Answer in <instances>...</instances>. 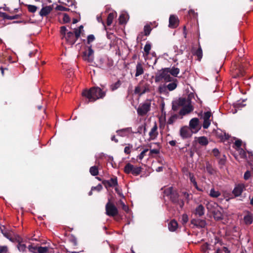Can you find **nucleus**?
I'll list each match as a JSON object with an SVG mask.
<instances>
[{
  "label": "nucleus",
  "instance_id": "obj_3",
  "mask_svg": "<svg viewBox=\"0 0 253 253\" xmlns=\"http://www.w3.org/2000/svg\"><path fill=\"white\" fill-rule=\"evenodd\" d=\"M178 106H182V108L179 112L180 115L183 116L189 114L193 110V108L189 100L183 98H179L177 101Z\"/></svg>",
  "mask_w": 253,
  "mask_h": 253
},
{
  "label": "nucleus",
  "instance_id": "obj_34",
  "mask_svg": "<svg viewBox=\"0 0 253 253\" xmlns=\"http://www.w3.org/2000/svg\"><path fill=\"white\" fill-rule=\"evenodd\" d=\"M41 16H47V6H44L41 10L39 13Z\"/></svg>",
  "mask_w": 253,
  "mask_h": 253
},
{
  "label": "nucleus",
  "instance_id": "obj_7",
  "mask_svg": "<svg viewBox=\"0 0 253 253\" xmlns=\"http://www.w3.org/2000/svg\"><path fill=\"white\" fill-rule=\"evenodd\" d=\"M169 73L167 68L164 69L159 75L157 76L155 78L156 82H159L161 79H163L166 82H170L172 78L170 76Z\"/></svg>",
  "mask_w": 253,
  "mask_h": 253
},
{
  "label": "nucleus",
  "instance_id": "obj_2",
  "mask_svg": "<svg viewBox=\"0 0 253 253\" xmlns=\"http://www.w3.org/2000/svg\"><path fill=\"white\" fill-rule=\"evenodd\" d=\"M60 34L62 39L65 40L69 44H73L77 40L74 34L69 31L65 26L60 27Z\"/></svg>",
  "mask_w": 253,
  "mask_h": 253
},
{
  "label": "nucleus",
  "instance_id": "obj_19",
  "mask_svg": "<svg viewBox=\"0 0 253 253\" xmlns=\"http://www.w3.org/2000/svg\"><path fill=\"white\" fill-rule=\"evenodd\" d=\"M195 141L202 146H206L208 143V140L205 136L197 137L195 138Z\"/></svg>",
  "mask_w": 253,
  "mask_h": 253
},
{
  "label": "nucleus",
  "instance_id": "obj_41",
  "mask_svg": "<svg viewBox=\"0 0 253 253\" xmlns=\"http://www.w3.org/2000/svg\"><path fill=\"white\" fill-rule=\"evenodd\" d=\"M151 31V28L149 25H146L144 28V31L145 33V35L146 36H148L150 34Z\"/></svg>",
  "mask_w": 253,
  "mask_h": 253
},
{
  "label": "nucleus",
  "instance_id": "obj_29",
  "mask_svg": "<svg viewBox=\"0 0 253 253\" xmlns=\"http://www.w3.org/2000/svg\"><path fill=\"white\" fill-rule=\"evenodd\" d=\"M116 16H117V13L116 12L115 13H110L109 14L108 17H107V24L108 26H110L111 25V24L113 22V20L114 18L115 17H116Z\"/></svg>",
  "mask_w": 253,
  "mask_h": 253
},
{
  "label": "nucleus",
  "instance_id": "obj_4",
  "mask_svg": "<svg viewBox=\"0 0 253 253\" xmlns=\"http://www.w3.org/2000/svg\"><path fill=\"white\" fill-rule=\"evenodd\" d=\"M150 91V84L146 81H142L135 87L134 92L139 96Z\"/></svg>",
  "mask_w": 253,
  "mask_h": 253
},
{
  "label": "nucleus",
  "instance_id": "obj_57",
  "mask_svg": "<svg viewBox=\"0 0 253 253\" xmlns=\"http://www.w3.org/2000/svg\"><path fill=\"white\" fill-rule=\"evenodd\" d=\"M250 176H251L250 172L249 171H247L245 172V173L244 174V178L246 180H247L250 178Z\"/></svg>",
  "mask_w": 253,
  "mask_h": 253
},
{
  "label": "nucleus",
  "instance_id": "obj_20",
  "mask_svg": "<svg viewBox=\"0 0 253 253\" xmlns=\"http://www.w3.org/2000/svg\"><path fill=\"white\" fill-rule=\"evenodd\" d=\"M0 229L1 233L5 237L9 239L11 242L14 241V239L12 238L11 234L8 230H5L4 226L0 227Z\"/></svg>",
  "mask_w": 253,
  "mask_h": 253
},
{
  "label": "nucleus",
  "instance_id": "obj_23",
  "mask_svg": "<svg viewBox=\"0 0 253 253\" xmlns=\"http://www.w3.org/2000/svg\"><path fill=\"white\" fill-rule=\"evenodd\" d=\"M144 72L143 68L141 63H137L136 67L135 77L142 75Z\"/></svg>",
  "mask_w": 253,
  "mask_h": 253
},
{
  "label": "nucleus",
  "instance_id": "obj_28",
  "mask_svg": "<svg viewBox=\"0 0 253 253\" xmlns=\"http://www.w3.org/2000/svg\"><path fill=\"white\" fill-rule=\"evenodd\" d=\"M128 19V15L127 13H122L119 17V22L120 24L126 23Z\"/></svg>",
  "mask_w": 253,
  "mask_h": 253
},
{
  "label": "nucleus",
  "instance_id": "obj_62",
  "mask_svg": "<svg viewBox=\"0 0 253 253\" xmlns=\"http://www.w3.org/2000/svg\"><path fill=\"white\" fill-rule=\"evenodd\" d=\"M0 71H1V73L2 74V75L3 76H4V70H8V69L6 68H4L3 67H1L0 68Z\"/></svg>",
  "mask_w": 253,
  "mask_h": 253
},
{
  "label": "nucleus",
  "instance_id": "obj_35",
  "mask_svg": "<svg viewBox=\"0 0 253 253\" xmlns=\"http://www.w3.org/2000/svg\"><path fill=\"white\" fill-rule=\"evenodd\" d=\"M29 251L34 253H38V247L37 246H34L33 245H31L29 246L28 247Z\"/></svg>",
  "mask_w": 253,
  "mask_h": 253
},
{
  "label": "nucleus",
  "instance_id": "obj_63",
  "mask_svg": "<svg viewBox=\"0 0 253 253\" xmlns=\"http://www.w3.org/2000/svg\"><path fill=\"white\" fill-rule=\"evenodd\" d=\"M150 152L151 154H157L159 153V151L157 149H152L150 150Z\"/></svg>",
  "mask_w": 253,
  "mask_h": 253
},
{
  "label": "nucleus",
  "instance_id": "obj_26",
  "mask_svg": "<svg viewBox=\"0 0 253 253\" xmlns=\"http://www.w3.org/2000/svg\"><path fill=\"white\" fill-rule=\"evenodd\" d=\"M169 71L170 74L174 77H176L177 75L179 73V69L173 67L171 68H167Z\"/></svg>",
  "mask_w": 253,
  "mask_h": 253
},
{
  "label": "nucleus",
  "instance_id": "obj_6",
  "mask_svg": "<svg viewBox=\"0 0 253 253\" xmlns=\"http://www.w3.org/2000/svg\"><path fill=\"white\" fill-rule=\"evenodd\" d=\"M150 102L149 101H145L139 106L137 110L138 114L141 116L146 114L150 110Z\"/></svg>",
  "mask_w": 253,
  "mask_h": 253
},
{
  "label": "nucleus",
  "instance_id": "obj_58",
  "mask_svg": "<svg viewBox=\"0 0 253 253\" xmlns=\"http://www.w3.org/2000/svg\"><path fill=\"white\" fill-rule=\"evenodd\" d=\"M20 15L19 14H16L13 16H9V20H13L18 19L20 17Z\"/></svg>",
  "mask_w": 253,
  "mask_h": 253
},
{
  "label": "nucleus",
  "instance_id": "obj_10",
  "mask_svg": "<svg viewBox=\"0 0 253 253\" xmlns=\"http://www.w3.org/2000/svg\"><path fill=\"white\" fill-rule=\"evenodd\" d=\"M198 118H193L189 123V126L192 132H197L200 128Z\"/></svg>",
  "mask_w": 253,
  "mask_h": 253
},
{
  "label": "nucleus",
  "instance_id": "obj_45",
  "mask_svg": "<svg viewBox=\"0 0 253 253\" xmlns=\"http://www.w3.org/2000/svg\"><path fill=\"white\" fill-rule=\"evenodd\" d=\"M8 251V248L6 246H0V253H6Z\"/></svg>",
  "mask_w": 253,
  "mask_h": 253
},
{
  "label": "nucleus",
  "instance_id": "obj_25",
  "mask_svg": "<svg viewBox=\"0 0 253 253\" xmlns=\"http://www.w3.org/2000/svg\"><path fill=\"white\" fill-rule=\"evenodd\" d=\"M220 195V192L218 190H215L214 188H211L210 191L209 195L212 198H217Z\"/></svg>",
  "mask_w": 253,
  "mask_h": 253
},
{
  "label": "nucleus",
  "instance_id": "obj_48",
  "mask_svg": "<svg viewBox=\"0 0 253 253\" xmlns=\"http://www.w3.org/2000/svg\"><path fill=\"white\" fill-rule=\"evenodd\" d=\"M63 20L64 23H68L70 21V19L69 16L67 14H63Z\"/></svg>",
  "mask_w": 253,
  "mask_h": 253
},
{
  "label": "nucleus",
  "instance_id": "obj_61",
  "mask_svg": "<svg viewBox=\"0 0 253 253\" xmlns=\"http://www.w3.org/2000/svg\"><path fill=\"white\" fill-rule=\"evenodd\" d=\"M176 104L178 105L177 102H175L174 103H173V105H172V109L173 110H174V111H176L178 109L176 105Z\"/></svg>",
  "mask_w": 253,
  "mask_h": 253
},
{
  "label": "nucleus",
  "instance_id": "obj_27",
  "mask_svg": "<svg viewBox=\"0 0 253 253\" xmlns=\"http://www.w3.org/2000/svg\"><path fill=\"white\" fill-rule=\"evenodd\" d=\"M177 226L178 223L174 220L171 221L169 224V229L170 231H174L177 229Z\"/></svg>",
  "mask_w": 253,
  "mask_h": 253
},
{
  "label": "nucleus",
  "instance_id": "obj_12",
  "mask_svg": "<svg viewBox=\"0 0 253 253\" xmlns=\"http://www.w3.org/2000/svg\"><path fill=\"white\" fill-rule=\"evenodd\" d=\"M192 224L199 228H204L207 225L205 220L201 219H193L191 220Z\"/></svg>",
  "mask_w": 253,
  "mask_h": 253
},
{
  "label": "nucleus",
  "instance_id": "obj_36",
  "mask_svg": "<svg viewBox=\"0 0 253 253\" xmlns=\"http://www.w3.org/2000/svg\"><path fill=\"white\" fill-rule=\"evenodd\" d=\"M28 11L31 13L35 12L37 10V7L34 5H28Z\"/></svg>",
  "mask_w": 253,
  "mask_h": 253
},
{
  "label": "nucleus",
  "instance_id": "obj_30",
  "mask_svg": "<svg viewBox=\"0 0 253 253\" xmlns=\"http://www.w3.org/2000/svg\"><path fill=\"white\" fill-rule=\"evenodd\" d=\"M133 166L129 163L127 164L124 168V171L126 173L132 172Z\"/></svg>",
  "mask_w": 253,
  "mask_h": 253
},
{
  "label": "nucleus",
  "instance_id": "obj_14",
  "mask_svg": "<svg viewBox=\"0 0 253 253\" xmlns=\"http://www.w3.org/2000/svg\"><path fill=\"white\" fill-rule=\"evenodd\" d=\"M191 130H190L187 126H185L181 128L180 134L183 139H185L191 136Z\"/></svg>",
  "mask_w": 253,
  "mask_h": 253
},
{
  "label": "nucleus",
  "instance_id": "obj_13",
  "mask_svg": "<svg viewBox=\"0 0 253 253\" xmlns=\"http://www.w3.org/2000/svg\"><path fill=\"white\" fill-rule=\"evenodd\" d=\"M206 206L208 211L212 213L217 209L221 210V208L219 207L216 203L213 202H208Z\"/></svg>",
  "mask_w": 253,
  "mask_h": 253
},
{
  "label": "nucleus",
  "instance_id": "obj_43",
  "mask_svg": "<svg viewBox=\"0 0 253 253\" xmlns=\"http://www.w3.org/2000/svg\"><path fill=\"white\" fill-rule=\"evenodd\" d=\"M188 221V216L186 214H183L182 215L181 221L183 224L186 223Z\"/></svg>",
  "mask_w": 253,
  "mask_h": 253
},
{
  "label": "nucleus",
  "instance_id": "obj_55",
  "mask_svg": "<svg viewBox=\"0 0 253 253\" xmlns=\"http://www.w3.org/2000/svg\"><path fill=\"white\" fill-rule=\"evenodd\" d=\"M212 153L215 157H217L219 154V152L217 149L214 148L212 150Z\"/></svg>",
  "mask_w": 253,
  "mask_h": 253
},
{
  "label": "nucleus",
  "instance_id": "obj_17",
  "mask_svg": "<svg viewBox=\"0 0 253 253\" xmlns=\"http://www.w3.org/2000/svg\"><path fill=\"white\" fill-rule=\"evenodd\" d=\"M158 127L156 123H154V125L152 128L151 129L149 133V135L150 137V139L154 140L155 139L158 135V132L157 131Z\"/></svg>",
  "mask_w": 253,
  "mask_h": 253
},
{
  "label": "nucleus",
  "instance_id": "obj_44",
  "mask_svg": "<svg viewBox=\"0 0 253 253\" xmlns=\"http://www.w3.org/2000/svg\"><path fill=\"white\" fill-rule=\"evenodd\" d=\"M17 248L20 251L24 252L26 249V245L25 244L19 243Z\"/></svg>",
  "mask_w": 253,
  "mask_h": 253
},
{
  "label": "nucleus",
  "instance_id": "obj_52",
  "mask_svg": "<svg viewBox=\"0 0 253 253\" xmlns=\"http://www.w3.org/2000/svg\"><path fill=\"white\" fill-rule=\"evenodd\" d=\"M132 148V146H126L125 148V149H124V152L126 154H130V152H131V149Z\"/></svg>",
  "mask_w": 253,
  "mask_h": 253
},
{
  "label": "nucleus",
  "instance_id": "obj_33",
  "mask_svg": "<svg viewBox=\"0 0 253 253\" xmlns=\"http://www.w3.org/2000/svg\"><path fill=\"white\" fill-rule=\"evenodd\" d=\"M195 55L197 56L198 59L200 61L203 56L202 50L201 47H199L195 52Z\"/></svg>",
  "mask_w": 253,
  "mask_h": 253
},
{
  "label": "nucleus",
  "instance_id": "obj_50",
  "mask_svg": "<svg viewBox=\"0 0 253 253\" xmlns=\"http://www.w3.org/2000/svg\"><path fill=\"white\" fill-rule=\"evenodd\" d=\"M148 151V149H144V150H143V151H142V152L140 154V155L138 156V158H139V159L140 160H142V159L144 158V156H145V155L146 153Z\"/></svg>",
  "mask_w": 253,
  "mask_h": 253
},
{
  "label": "nucleus",
  "instance_id": "obj_5",
  "mask_svg": "<svg viewBox=\"0 0 253 253\" xmlns=\"http://www.w3.org/2000/svg\"><path fill=\"white\" fill-rule=\"evenodd\" d=\"M106 213L110 216H114L118 213V210L116 207L109 200L105 206Z\"/></svg>",
  "mask_w": 253,
  "mask_h": 253
},
{
  "label": "nucleus",
  "instance_id": "obj_9",
  "mask_svg": "<svg viewBox=\"0 0 253 253\" xmlns=\"http://www.w3.org/2000/svg\"><path fill=\"white\" fill-rule=\"evenodd\" d=\"M211 116V113L210 111L204 112L202 116V118L204 120L203 127L204 128H208L211 125V120L210 118Z\"/></svg>",
  "mask_w": 253,
  "mask_h": 253
},
{
  "label": "nucleus",
  "instance_id": "obj_53",
  "mask_svg": "<svg viewBox=\"0 0 253 253\" xmlns=\"http://www.w3.org/2000/svg\"><path fill=\"white\" fill-rule=\"evenodd\" d=\"M56 9L60 11H67L68 9L61 5H58L56 7Z\"/></svg>",
  "mask_w": 253,
  "mask_h": 253
},
{
  "label": "nucleus",
  "instance_id": "obj_46",
  "mask_svg": "<svg viewBox=\"0 0 253 253\" xmlns=\"http://www.w3.org/2000/svg\"><path fill=\"white\" fill-rule=\"evenodd\" d=\"M151 45L150 44H146L144 48V51L147 54H149L150 50L151 49Z\"/></svg>",
  "mask_w": 253,
  "mask_h": 253
},
{
  "label": "nucleus",
  "instance_id": "obj_60",
  "mask_svg": "<svg viewBox=\"0 0 253 253\" xmlns=\"http://www.w3.org/2000/svg\"><path fill=\"white\" fill-rule=\"evenodd\" d=\"M97 21L99 22H101L102 23V24L104 26H105V24H104V23L103 22L102 20V18H101V15H99V16H97Z\"/></svg>",
  "mask_w": 253,
  "mask_h": 253
},
{
  "label": "nucleus",
  "instance_id": "obj_16",
  "mask_svg": "<svg viewBox=\"0 0 253 253\" xmlns=\"http://www.w3.org/2000/svg\"><path fill=\"white\" fill-rule=\"evenodd\" d=\"M205 212L204 207L202 204H200L195 208L193 212L195 215L201 217L204 215Z\"/></svg>",
  "mask_w": 253,
  "mask_h": 253
},
{
  "label": "nucleus",
  "instance_id": "obj_56",
  "mask_svg": "<svg viewBox=\"0 0 253 253\" xmlns=\"http://www.w3.org/2000/svg\"><path fill=\"white\" fill-rule=\"evenodd\" d=\"M102 189V186L101 185H98L96 187H94L93 188H92V190H96L98 191H100L101 189Z\"/></svg>",
  "mask_w": 253,
  "mask_h": 253
},
{
  "label": "nucleus",
  "instance_id": "obj_11",
  "mask_svg": "<svg viewBox=\"0 0 253 253\" xmlns=\"http://www.w3.org/2000/svg\"><path fill=\"white\" fill-rule=\"evenodd\" d=\"M246 186L243 183H239L236 184L232 193L236 197L239 196L241 195L243 190L245 189Z\"/></svg>",
  "mask_w": 253,
  "mask_h": 253
},
{
  "label": "nucleus",
  "instance_id": "obj_1",
  "mask_svg": "<svg viewBox=\"0 0 253 253\" xmlns=\"http://www.w3.org/2000/svg\"><path fill=\"white\" fill-rule=\"evenodd\" d=\"M82 95L88 99V101L94 102L98 99L103 98L106 95V91H103L99 87H93L89 90H84Z\"/></svg>",
  "mask_w": 253,
  "mask_h": 253
},
{
  "label": "nucleus",
  "instance_id": "obj_49",
  "mask_svg": "<svg viewBox=\"0 0 253 253\" xmlns=\"http://www.w3.org/2000/svg\"><path fill=\"white\" fill-rule=\"evenodd\" d=\"M82 31L78 29H75L74 31V36H76V39H77L81 35Z\"/></svg>",
  "mask_w": 253,
  "mask_h": 253
},
{
  "label": "nucleus",
  "instance_id": "obj_37",
  "mask_svg": "<svg viewBox=\"0 0 253 253\" xmlns=\"http://www.w3.org/2000/svg\"><path fill=\"white\" fill-rule=\"evenodd\" d=\"M178 116L177 115H173L171 116L168 121L169 124H172L173 122L177 119Z\"/></svg>",
  "mask_w": 253,
  "mask_h": 253
},
{
  "label": "nucleus",
  "instance_id": "obj_51",
  "mask_svg": "<svg viewBox=\"0 0 253 253\" xmlns=\"http://www.w3.org/2000/svg\"><path fill=\"white\" fill-rule=\"evenodd\" d=\"M0 17H2L4 19H9V15H7L6 13L0 12Z\"/></svg>",
  "mask_w": 253,
  "mask_h": 253
},
{
  "label": "nucleus",
  "instance_id": "obj_59",
  "mask_svg": "<svg viewBox=\"0 0 253 253\" xmlns=\"http://www.w3.org/2000/svg\"><path fill=\"white\" fill-rule=\"evenodd\" d=\"M241 144H242V142L241 141L238 140H236L235 142V145L238 148L240 147V146H241Z\"/></svg>",
  "mask_w": 253,
  "mask_h": 253
},
{
  "label": "nucleus",
  "instance_id": "obj_32",
  "mask_svg": "<svg viewBox=\"0 0 253 253\" xmlns=\"http://www.w3.org/2000/svg\"><path fill=\"white\" fill-rule=\"evenodd\" d=\"M141 171V168L140 167H133L132 173L134 175H138Z\"/></svg>",
  "mask_w": 253,
  "mask_h": 253
},
{
  "label": "nucleus",
  "instance_id": "obj_18",
  "mask_svg": "<svg viewBox=\"0 0 253 253\" xmlns=\"http://www.w3.org/2000/svg\"><path fill=\"white\" fill-rule=\"evenodd\" d=\"M178 18L174 16L170 15L169 19V27L171 28H174L178 25Z\"/></svg>",
  "mask_w": 253,
  "mask_h": 253
},
{
  "label": "nucleus",
  "instance_id": "obj_47",
  "mask_svg": "<svg viewBox=\"0 0 253 253\" xmlns=\"http://www.w3.org/2000/svg\"><path fill=\"white\" fill-rule=\"evenodd\" d=\"M117 184V180L116 178H112L109 182V185L111 186H113Z\"/></svg>",
  "mask_w": 253,
  "mask_h": 253
},
{
  "label": "nucleus",
  "instance_id": "obj_31",
  "mask_svg": "<svg viewBox=\"0 0 253 253\" xmlns=\"http://www.w3.org/2000/svg\"><path fill=\"white\" fill-rule=\"evenodd\" d=\"M89 171L90 173L94 176L97 175L98 173V169L95 166L91 167L90 168Z\"/></svg>",
  "mask_w": 253,
  "mask_h": 253
},
{
  "label": "nucleus",
  "instance_id": "obj_8",
  "mask_svg": "<svg viewBox=\"0 0 253 253\" xmlns=\"http://www.w3.org/2000/svg\"><path fill=\"white\" fill-rule=\"evenodd\" d=\"M93 53L94 51L92 48L90 47H88V49L83 53L84 60L90 63L92 62L94 59Z\"/></svg>",
  "mask_w": 253,
  "mask_h": 253
},
{
  "label": "nucleus",
  "instance_id": "obj_42",
  "mask_svg": "<svg viewBox=\"0 0 253 253\" xmlns=\"http://www.w3.org/2000/svg\"><path fill=\"white\" fill-rule=\"evenodd\" d=\"M47 252V247H38V253H46Z\"/></svg>",
  "mask_w": 253,
  "mask_h": 253
},
{
  "label": "nucleus",
  "instance_id": "obj_22",
  "mask_svg": "<svg viewBox=\"0 0 253 253\" xmlns=\"http://www.w3.org/2000/svg\"><path fill=\"white\" fill-rule=\"evenodd\" d=\"M118 135L121 136H125L127 134L132 133L131 127L126 128L117 131Z\"/></svg>",
  "mask_w": 253,
  "mask_h": 253
},
{
  "label": "nucleus",
  "instance_id": "obj_39",
  "mask_svg": "<svg viewBox=\"0 0 253 253\" xmlns=\"http://www.w3.org/2000/svg\"><path fill=\"white\" fill-rule=\"evenodd\" d=\"M121 85V83L120 81H118L116 83H115V84H112L111 85V89L112 90V91H114L115 90V89H117Z\"/></svg>",
  "mask_w": 253,
  "mask_h": 253
},
{
  "label": "nucleus",
  "instance_id": "obj_54",
  "mask_svg": "<svg viewBox=\"0 0 253 253\" xmlns=\"http://www.w3.org/2000/svg\"><path fill=\"white\" fill-rule=\"evenodd\" d=\"M94 37L93 35H90L88 36L87 37V41H88V42H92V41H93V40H94Z\"/></svg>",
  "mask_w": 253,
  "mask_h": 253
},
{
  "label": "nucleus",
  "instance_id": "obj_21",
  "mask_svg": "<svg viewBox=\"0 0 253 253\" xmlns=\"http://www.w3.org/2000/svg\"><path fill=\"white\" fill-rule=\"evenodd\" d=\"M214 219L216 220H219L223 218L222 209H216L213 213Z\"/></svg>",
  "mask_w": 253,
  "mask_h": 253
},
{
  "label": "nucleus",
  "instance_id": "obj_40",
  "mask_svg": "<svg viewBox=\"0 0 253 253\" xmlns=\"http://www.w3.org/2000/svg\"><path fill=\"white\" fill-rule=\"evenodd\" d=\"M119 204H120L122 208L123 209V210H124L126 212L128 211V207L127 206H126L122 200H120V201L119 202Z\"/></svg>",
  "mask_w": 253,
  "mask_h": 253
},
{
  "label": "nucleus",
  "instance_id": "obj_38",
  "mask_svg": "<svg viewBox=\"0 0 253 253\" xmlns=\"http://www.w3.org/2000/svg\"><path fill=\"white\" fill-rule=\"evenodd\" d=\"M177 86V84L175 83H169L167 85V88L169 91L174 90Z\"/></svg>",
  "mask_w": 253,
  "mask_h": 253
},
{
  "label": "nucleus",
  "instance_id": "obj_64",
  "mask_svg": "<svg viewBox=\"0 0 253 253\" xmlns=\"http://www.w3.org/2000/svg\"><path fill=\"white\" fill-rule=\"evenodd\" d=\"M240 154L242 155L243 157H244L246 156V154L245 151L243 149H241L240 150Z\"/></svg>",
  "mask_w": 253,
  "mask_h": 253
},
{
  "label": "nucleus",
  "instance_id": "obj_15",
  "mask_svg": "<svg viewBox=\"0 0 253 253\" xmlns=\"http://www.w3.org/2000/svg\"><path fill=\"white\" fill-rule=\"evenodd\" d=\"M165 192L166 193L170 195V198L173 202L176 203L178 202V195L176 193L173 192V188L172 187H169L167 189Z\"/></svg>",
  "mask_w": 253,
  "mask_h": 253
},
{
  "label": "nucleus",
  "instance_id": "obj_24",
  "mask_svg": "<svg viewBox=\"0 0 253 253\" xmlns=\"http://www.w3.org/2000/svg\"><path fill=\"white\" fill-rule=\"evenodd\" d=\"M253 217L252 214L247 213L244 217V221L246 224H251L253 222Z\"/></svg>",
  "mask_w": 253,
  "mask_h": 253
}]
</instances>
